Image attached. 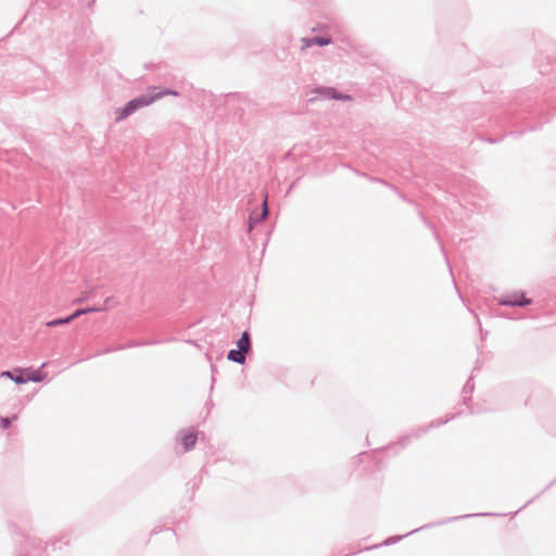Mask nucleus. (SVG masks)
<instances>
[{"instance_id": "f704fd0d", "label": "nucleus", "mask_w": 556, "mask_h": 556, "mask_svg": "<svg viewBox=\"0 0 556 556\" xmlns=\"http://www.w3.org/2000/svg\"><path fill=\"white\" fill-rule=\"evenodd\" d=\"M165 530H166V531H170V532L173 533V535H176V533H175L174 529H172V528H166Z\"/></svg>"}, {"instance_id": "f8f14e48", "label": "nucleus", "mask_w": 556, "mask_h": 556, "mask_svg": "<svg viewBox=\"0 0 556 556\" xmlns=\"http://www.w3.org/2000/svg\"><path fill=\"white\" fill-rule=\"evenodd\" d=\"M46 2L50 9L67 11L68 9L75 8L81 0H46Z\"/></svg>"}, {"instance_id": "79ce46f5", "label": "nucleus", "mask_w": 556, "mask_h": 556, "mask_svg": "<svg viewBox=\"0 0 556 556\" xmlns=\"http://www.w3.org/2000/svg\"><path fill=\"white\" fill-rule=\"evenodd\" d=\"M84 301V298H80L77 300L78 303L83 302Z\"/></svg>"}, {"instance_id": "ddd939ff", "label": "nucleus", "mask_w": 556, "mask_h": 556, "mask_svg": "<svg viewBox=\"0 0 556 556\" xmlns=\"http://www.w3.org/2000/svg\"><path fill=\"white\" fill-rule=\"evenodd\" d=\"M535 64L541 75H549L555 70L554 60L551 56H546V62L544 63L541 56L535 59Z\"/></svg>"}, {"instance_id": "4468645a", "label": "nucleus", "mask_w": 556, "mask_h": 556, "mask_svg": "<svg viewBox=\"0 0 556 556\" xmlns=\"http://www.w3.org/2000/svg\"><path fill=\"white\" fill-rule=\"evenodd\" d=\"M198 440V434L194 431H187L180 437V442L184 446L185 452H189L194 448Z\"/></svg>"}, {"instance_id": "f257e3e1", "label": "nucleus", "mask_w": 556, "mask_h": 556, "mask_svg": "<svg viewBox=\"0 0 556 556\" xmlns=\"http://www.w3.org/2000/svg\"><path fill=\"white\" fill-rule=\"evenodd\" d=\"M14 520H10L8 523L9 531L13 538L20 539L21 551L20 556H45L47 549L56 551L62 549V545H68L70 540L66 534L59 539H52L46 543L42 547L41 541L36 538H30L25 534L17 526V522L27 525L30 521V516L25 513L16 515Z\"/></svg>"}, {"instance_id": "a878e982", "label": "nucleus", "mask_w": 556, "mask_h": 556, "mask_svg": "<svg viewBox=\"0 0 556 556\" xmlns=\"http://www.w3.org/2000/svg\"><path fill=\"white\" fill-rule=\"evenodd\" d=\"M122 350H125V346H123V344H117V345H112V346L105 348L104 352H108V354H110V353H114V352L122 351Z\"/></svg>"}, {"instance_id": "a211bd4d", "label": "nucleus", "mask_w": 556, "mask_h": 556, "mask_svg": "<svg viewBox=\"0 0 556 556\" xmlns=\"http://www.w3.org/2000/svg\"><path fill=\"white\" fill-rule=\"evenodd\" d=\"M549 121V117H544V118H540L539 122L536 123H530L526 128L521 129V130H510L509 134L510 135H516L517 137L521 136L522 134H525L526 131H534V130H539L542 125L546 122Z\"/></svg>"}, {"instance_id": "a19ab883", "label": "nucleus", "mask_w": 556, "mask_h": 556, "mask_svg": "<svg viewBox=\"0 0 556 556\" xmlns=\"http://www.w3.org/2000/svg\"><path fill=\"white\" fill-rule=\"evenodd\" d=\"M532 501H533V498H532V500H529V501L525 504V506H527V505H529L530 503H532Z\"/></svg>"}, {"instance_id": "9d476101", "label": "nucleus", "mask_w": 556, "mask_h": 556, "mask_svg": "<svg viewBox=\"0 0 556 556\" xmlns=\"http://www.w3.org/2000/svg\"><path fill=\"white\" fill-rule=\"evenodd\" d=\"M301 50L308 49L313 46L326 47L332 43V38L329 36H313L301 38Z\"/></svg>"}, {"instance_id": "423d86ee", "label": "nucleus", "mask_w": 556, "mask_h": 556, "mask_svg": "<svg viewBox=\"0 0 556 556\" xmlns=\"http://www.w3.org/2000/svg\"><path fill=\"white\" fill-rule=\"evenodd\" d=\"M490 514H466L464 516H456V517H450V518H446V519H443V520H440V521H435V522H430V523H427L425 526H421L417 529H414L403 535H392V536H389L387 538L383 543L381 545H384V546H390V545H393L397 542H400L402 539L410 535V534H414L418 531H421L424 529H429V528H432V527H435V526H443V525H446V523H450V522H454V521H457V520H460V519H465V518H470V517H475V516H489Z\"/></svg>"}, {"instance_id": "473e14b6", "label": "nucleus", "mask_w": 556, "mask_h": 556, "mask_svg": "<svg viewBox=\"0 0 556 556\" xmlns=\"http://www.w3.org/2000/svg\"><path fill=\"white\" fill-rule=\"evenodd\" d=\"M480 410L479 409H475L473 407H469L468 409V413L473 415V414H478Z\"/></svg>"}, {"instance_id": "2f4dec72", "label": "nucleus", "mask_w": 556, "mask_h": 556, "mask_svg": "<svg viewBox=\"0 0 556 556\" xmlns=\"http://www.w3.org/2000/svg\"><path fill=\"white\" fill-rule=\"evenodd\" d=\"M161 531H163V528H161V527H155V528L151 531V535L157 534V533H160Z\"/></svg>"}, {"instance_id": "cd10ccee", "label": "nucleus", "mask_w": 556, "mask_h": 556, "mask_svg": "<svg viewBox=\"0 0 556 556\" xmlns=\"http://www.w3.org/2000/svg\"><path fill=\"white\" fill-rule=\"evenodd\" d=\"M479 139L482 141H486L489 143H497V142L502 141L503 137H498V138L480 137Z\"/></svg>"}, {"instance_id": "5701e85b", "label": "nucleus", "mask_w": 556, "mask_h": 556, "mask_svg": "<svg viewBox=\"0 0 556 556\" xmlns=\"http://www.w3.org/2000/svg\"><path fill=\"white\" fill-rule=\"evenodd\" d=\"M17 419V415L5 416L0 418V427L3 430H8L12 427V422Z\"/></svg>"}, {"instance_id": "7ed1b4c3", "label": "nucleus", "mask_w": 556, "mask_h": 556, "mask_svg": "<svg viewBox=\"0 0 556 556\" xmlns=\"http://www.w3.org/2000/svg\"><path fill=\"white\" fill-rule=\"evenodd\" d=\"M45 366L46 363L37 369L33 367H13L12 369L1 371L0 377L9 378L16 384L41 382L47 378V372L42 371Z\"/></svg>"}, {"instance_id": "b1692460", "label": "nucleus", "mask_w": 556, "mask_h": 556, "mask_svg": "<svg viewBox=\"0 0 556 556\" xmlns=\"http://www.w3.org/2000/svg\"><path fill=\"white\" fill-rule=\"evenodd\" d=\"M201 481H202V477L201 475L199 476H195L189 483L188 485H191V490L194 491L197 489H199L200 484H201Z\"/></svg>"}, {"instance_id": "c9c22d12", "label": "nucleus", "mask_w": 556, "mask_h": 556, "mask_svg": "<svg viewBox=\"0 0 556 556\" xmlns=\"http://www.w3.org/2000/svg\"><path fill=\"white\" fill-rule=\"evenodd\" d=\"M214 383H215V378H214V377H212L211 390H213Z\"/></svg>"}, {"instance_id": "6ab92c4d", "label": "nucleus", "mask_w": 556, "mask_h": 556, "mask_svg": "<svg viewBox=\"0 0 556 556\" xmlns=\"http://www.w3.org/2000/svg\"><path fill=\"white\" fill-rule=\"evenodd\" d=\"M369 179L371 181H375V182H379L381 185H384L387 187H389L390 189H392L394 192L397 193V195L405 202L407 203H413V201H410L396 186L394 185H391L389 184L388 181H386L383 178H380V177H369Z\"/></svg>"}, {"instance_id": "c85d7f7f", "label": "nucleus", "mask_w": 556, "mask_h": 556, "mask_svg": "<svg viewBox=\"0 0 556 556\" xmlns=\"http://www.w3.org/2000/svg\"><path fill=\"white\" fill-rule=\"evenodd\" d=\"M475 189L477 190V194H478L480 198H486L488 192H486L483 188L475 187Z\"/></svg>"}, {"instance_id": "f03ea898", "label": "nucleus", "mask_w": 556, "mask_h": 556, "mask_svg": "<svg viewBox=\"0 0 556 556\" xmlns=\"http://www.w3.org/2000/svg\"><path fill=\"white\" fill-rule=\"evenodd\" d=\"M531 91L520 92L511 103L501 110L496 115L502 126L515 127L526 121H532L539 110V103L533 102Z\"/></svg>"}, {"instance_id": "393cba45", "label": "nucleus", "mask_w": 556, "mask_h": 556, "mask_svg": "<svg viewBox=\"0 0 556 556\" xmlns=\"http://www.w3.org/2000/svg\"><path fill=\"white\" fill-rule=\"evenodd\" d=\"M117 304L116 300L114 296H108L105 300H104V304L101 305L102 307H106V311L114 307L115 305Z\"/></svg>"}, {"instance_id": "58836bf2", "label": "nucleus", "mask_w": 556, "mask_h": 556, "mask_svg": "<svg viewBox=\"0 0 556 556\" xmlns=\"http://www.w3.org/2000/svg\"><path fill=\"white\" fill-rule=\"evenodd\" d=\"M503 317L508 318V319H515L513 316H509V315H503Z\"/></svg>"}, {"instance_id": "1a4fd4ad", "label": "nucleus", "mask_w": 556, "mask_h": 556, "mask_svg": "<svg viewBox=\"0 0 556 556\" xmlns=\"http://www.w3.org/2000/svg\"><path fill=\"white\" fill-rule=\"evenodd\" d=\"M269 215L267 194L265 195L261 212H251L247 224V232L250 233L258 224L264 222Z\"/></svg>"}, {"instance_id": "2eb2a0df", "label": "nucleus", "mask_w": 556, "mask_h": 556, "mask_svg": "<svg viewBox=\"0 0 556 556\" xmlns=\"http://www.w3.org/2000/svg\"><path fill=\"white\" fill-rule=\"evenodd\" d=\"M237 349L249 353L252 351V339L248 330H244L236 342Z\"/></svg>"}, {"instance_id": "7c9ffc66", "label": "nucleus", "mask_w": 556, "mask_h": 556, "mask_svg": "<svg viewBox=\"0 0 556 556\" xmlns=\"http://www.w3.org/2000/svg\"><path fill=\"white\" fill-rule=\"evenodd\" d=\"M230 97L236 98L238 100H245V97L241 93H231Z\"/></svg>"}, {"instance_id": "4c0bfd02", "label": "nucleus", "mask_w": 556, "mask_h": 556, "mask_svg": "<svg viewBox=\"0 0 556 556\" xmlns=\"http://www.w3.org/2000/svg\"><path fill=\"white\" fill-rule=\"evenodd\" d=\"M94 1H96V0H90V1L88 2V7L90 8V7L94 3Z\"/></svg>"}, {"instance_id": "f3484780", "label": "nucleus", "mask_w": 556, "mask_h": 556, "mask_svg": "<svg viewBox=\"0 0 556 556\" xmlns=\"http://www.w3.org/2000/svg\"><path fill=\"white\" fill-rule=\"evenodd\" d=\"M475 383H473V376L471 375L466 383L463 387L462 394H463V404L468 405V403L471 401V393L473 392Z\"/></svg>"}, {"instance_id": "39448f33", "label": "nucleus", "mask_w": 556, "mask_h": 556, "mask_svg": "<svg viewBox=\"0 0 556 556\" xmlns=\"http://www.w3.org/2000/svg\"><path fill=\"white\" fill-rule=\"evenodd\" d=\"M460 415H462V412L448 414L445 418H438V419L432 420L427 426H420L416 429H413L409 433L401 437L397 441V444H400L402 447H405L414 439L420 438L421 435L426 434L430 429L439 428V427L447 424L448 421L454 420L455 418L459 417Z\"/></svg>"}, {"instance_id": "aec40b11", "label": "nucleus", "mask_w": 556, "mask_h": 556, "mask_svg": "<svg viewBox=\"0 0 556 556\" xmlns=\"http://www.w3.org/2000/svg\"><path fill=\"white\" fill-rule=\"evenodd\" d=\"M75 319L76 318L74 317V313H71L70 315L64 316V317L53 318V319L47 321L46 325H47V327L54 328V327L71 324Z\"/></svg>"}, {"instance_id": "bb28decb", "label": "nucleus", "mask_w": 556, "mask_h": 556, "mask_svg": "<svg viewBox=\"0 0 556 556\" xmlns=\"http://www.w3.org/2000/svg\"><path fill=\"white\" fill-rule=\"evenodd\" d=\"M161 97L165 94H170L177 97L179 93L177 90L170 89V88H164L161 92Z\"/></svg>"}, {"instance_id": "412c9836", "label": "nucleus", "mask_w": 556, "mask_h": 556, "mask_svg": "<svg viewBox=\"0 0 556 556\" xmlns=\"http://www.w3.org/2000/svg\"><path fill=\"white\" fill-rule=\"evenodd\" d=\"M105 311H106V307L94 305V306L77 308L73 313H74V317L77 319L78 317L89 314V313H101V312H105Z\"/></svg>"}, {"instance_id": "ea45409f", "label": "nucleus", "mask_w": 556, "mask_h": 556, "mask_svg": "<svg viewBox=\"0 0 556 556\" xmlns=\"http://www.w3.org/2000/svg\"><path fill=\"white\" fill-rule=\"evenodd\" d=\"M211 369H212L213 372L216 371V367L214 365H211Z\"/></svg>"}, {"instance_id": "c756f323", "label": "nucleus", "mask_w": 556, "mask_h": 556, "mask_svg": "<svg viewBox=\"0 0 556 556\" xmlns=\"http://www.w3.org/2000/svg\"><path fill=\"white\" fill-rule=\"evenodd\" d=\"M105 354H108V352H104V349H103V350L97 351L93 355H91V357H97V356H101V355H105ZM88 358H90V356Z\"/></svg>"}, {"instance_id": "e433bc0d", "label": "nucleus", "mask_w": 556, "mask_h": 556, "mask_svg": "<svg viewBox=\"0 0 556 556\" xmlns=\"http://www.w3.org/2000/svg\"><path fill=\"white\" fill-rule=\"evenodd\" d=\"M473 315H475V318H477L478 323L480 324V320L478 318V315L473 312V311H470Z\"/></svg>"}, {"instance_id": "20e7f679", "label": "nucleus", "mask_w": 556, "mask_h": 556, "mask_svg": "<svg viewBox=\"0 0 556 556\" xmlns=\"http://www.w3.org/2000/svg\"><path fill=\"white\" fill-rule=\"evenodd\" d=\"M161 98V93H142L128 102L122 108L116 110V121L119 122L132 115L139 109L152 104L155 100Z\"/></svg>"}, {"instance_id": "9b49d317", "label": "nucleus", "mask_w": 556, "mask_h": 556, "mask_svg": "<svg viewBox=\"0 0 556 556\" xmlns=\"http://www.w3.org/2000/svg\"><path fill=\"white\" fill-rule=\"evenodd\" d=\"M418 215H419V218H421V220L424 222V224L432 231L433 233V237L435 239V241L438 242V244L440 245V250L442 252V254L444 255V258L447 261V255H446V251L444 249V245L442 243V240L435 229V227L433 226V224L427 218V216L425 215V213L422 211H418Z\"/></svg>"}, {"instance_id": "dca6fc26", "label": "nucleus", "mask_w": 556, "mask_h": 556, "mask_svg": "<svg viewBox=\"0 0 556 556\" xmlns=\"http://www.w3.org/2000/svg\"><path fill=\"white\" fill-rule=\"evenodd\" d=\"M245 354L247 353L244 351H241L239 349H231L227 353V359L232 363L243 365L247 361Z\"/></svg>"}, {"instance_id": "6e6552de", "label": "nucleus", "mask_w": 556, "mask_h": 556, "mask_svg": "<svg viewBox=\"0 0 556 556\" xmlns=\"http://www.w3.org/2000/svg\"><path fill=\"white\" fill-rule=\"evenodd\" d=\"M314 93L325 100L352 101L353 97L339 91L334 87L318 86L314 89Z\"/></svg>"}, {"instance_id": "72a5a7b5", "label": "nucleus", "mask_w": 556, "mask_h": 556, "mask_svg": "<svg viewBox=\"0 0 556 556\" xmlns=\"http://www.w3.org/2000/svg\"><path fill=\"white\" fill-rule=\"evenodd\" d=\"M480 364H481L480 361L477 359L476 364H475V367H473V370H478L480 368Z\"/></svg>"}, {"instance_id": "0eeeda50", "label": "nucleus", "mask_w": 556, "mask_h": 556, "mask_svg": "<svg viewBox=\"0 0 556 556\" xmlns=\"http://www.w3.org/2000/svg\"><path fill=\"white\" fill-rule=\"evenodd\" d=\"M494 300L498 305L509 307H525L532 304V299L527 298L526 292L521 290L494 296Z\"/></svg>"}, {"instance_id": "4be33fe9", "label": "nucleus", "mask_w": 556, "mask_h": 556, "mask_svg": "<svg viewBox=\"0 0 556 556\" xmlns=\"http://www.w3.org/2000/svg\"><path fill=\"white\" fill-rule=\"evenodd\" d=\"M161 341H150V340H129L126 343L123 344L126 349L130 348H138V346H147V345H153L156 343H160Z\"/></svg>"}]
</instances>
